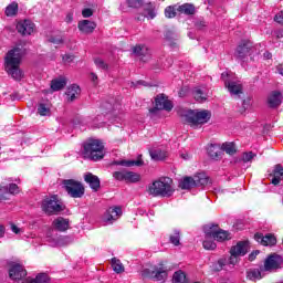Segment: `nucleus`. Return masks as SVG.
Returning a JSON list of instances; mask_svg holds the SVG:
<instances>
[{
    "mask_svg": "<svg viewBox=\"0 0 283 283\" xmlns=\"http://www.w3.org/2000/svg\"><path fill=\"white\" fill-rule=\"evenodd\" d=\"M23 59V51L15 48L10 50L4 57V71L14 81L23 78V71L21 70V60Z\"/></svg>",
    "mask_w": 283,
    "mask_h": 283,
    "instance_id": "f257e3e1",
    "label": "nucleus"
},
{
    "mask_svg": "<svg viewBox=\"0 0 283 283\" xmlns=\"http://www.w3.org/2000/svg\"><path fill=\"white\" fill-rule=\"evenodd\" d=\"M171 184V178H160L148 186V193L149 196H154V198L158 196H161V198H170V196H174V187Z\"/></svg>",
    "mask_w": 283,
    "mask_h": 283,
    "instance_id": "f03ea898",
    "label": "nucleus"
},
{
    "mask_svg": "<svg viewBox=\"0 0 283 283\" xmlns=\"http://www.w3.org/2000/svg\"><path fill=\"white\" fill-rule=\"evenodd\" d=\"M84 158L88 160H103L105 157V146L98 139H91L84 144Z\"/></svg>",
    "mask_w": 283,
    "mask_h": 283,
    "instance_id": "7ed1b4c3",
    "label": "nucleus"
},
{
    "mask_svg": "<svg viewBox=\"0 0 283 283\" xmlns=\"http://www.w3.org/2000/svg\"><path fill=\"white\" fill-rule=\"evenodd\" d=\"M185 123L190 125V127H198V125H205L211 120V113L207 109L201 111H187L182 116Z\"/></svg>",
    "mask_w": 283,
    "mask_h": 283,
    "instance_id": "20e7f679",
    "label": "nucleus"
},
{
    "mask_svg": "<svg viewBox=\"0 0 283 283\" xmlns=\"http://www.w3.org/2000/svg\"><path fill=\"white\" fill-rule=\"evenodd\" d=\"M142 275L144 277H148V280H154L155 282H163V280H167V275H169V270L165 264L159 263L154 265L151 269H145L142 271Z\"/></svg>",
    "mask_w": 283,
    "mask_h": 283,
    "instance_id": "39448f33",
    "label": "nucleus"
},
{
    "mask_svg": "<svg viewBox=\"0 0 283 283\" xmlns=\"http://www.w3.org/2000/svg\"><path fill=\"white\" fill-rule=\"evenodd\" d=\"M63 209H65V206H63V202L59 200V196L54 195L51 197H46L42 201V211H44V213H48V216H54L56 213H61Z\"/></svg>",
    "mask_w": 283,
    "mask_h": 283,
    "instance_id": "423d86ee",
    "label": "nucleus"
},
{
    "mask_svg": "<svg viewBox=\"0 0 283 283\" xmlns=\"http://www.w3.org/2000/svg\"><path fill=\"white\" fill-rule=\"evenodd\" d=\"M62 185L71 198H83L85 196V187L78 180L65 179Z\"/></svg>",
    "mask_w": 283,
    "mask_h": 283,
    "instance_id": "0eeeda50",
    "label": "nucleus"
},
{
    "mask_svg": "<svg viewBox=\"0 0 283 283\" xmlns=\"http://www.w3.org/2000/svg\"><path fill=\"white\" fill-rule=\"evenodd\" d=\"M254 52L255 46H253V43L251 41H242L237 48L235 56L241 63H247V61H249V57L251 60L253 59Z\"/></svg>",
    "mask_w": 283,
    "mask_h": 283,
    "instance_id": "6e6552de",
    "label": "nucleus"
},
{
    "mask_svg": "<svg viewBox=\"0 0 283 283\" xmlns=\"http://www.w3.org/2000/svg\"><path fill=\"white\" fill-rule=\"evenodd\" d=\"M205 233L208 238H213L217 242H227V240H231V233L218 228L216 224L206 226Z\"/></svg>",
    "mask_w": 283,
    "mask_h": 283,
    "instance_id": "1a4fd4ad",
    "label": "nucleus"
},
{
    "mask_svg": "<svg viewBox=\"0 0 283 283\" xmlns=\"http://www.w3.org/2000/svg\"><path fill=\"white\" fill-rule=\"evenodd\" d=\"M221 78L232 96H240L242 94V83L240 81L229 78V73L227 72L221 74Z\"/></svg>",
    "mask_w": 283,
    "mask_h": 283,
    "instance_id": "9d476101",
    "label": "nucleus"
},
{
    "mask_svg": "<svg viewBox=\"0 0 283 283\" xmlns=\"http://www.w3.org/2000/svg\"><path fill=\"white\" fill-rule=\"evenodd\" d=\"M123 216V208L119 206L111 207L104 213L103 220L106 224H114Z\"/></svg>",
    "mask_w": 283,
    "mask_h": 283,
    "instance_id": "9b49d317",
    "label": "nucleus"
},
{
    "mask_svg": "<svg viewBox=\"0 0 283 283\" xmlns=\"http://www.w3.org/2000/svg\"><path fill=\"white\" fill-rule=\"evenodd\" d=\"M25 275H28V272L25 271V268H23V265L21 264H12L9 269V277L10 280L13 281H19V280H23V277H25Z\"/></svg>",
    "mask_w": 283,
    "mask_h": 283,
    "instance_id": "f8f14e48",
    "label": "nucleus"
},
{
    "mask_svg": "<svg viewBox=\"0 0 283 283\" xmlns=\"http://www.w3.org/2000/svg\"><path fill=\"white\" fill-rule=\"evenodd\" d=\"M282 264V256L277 254H272L268 256V259L264 262V266H262L263 271L271 272L274 271V269H280V265Z\"/></svg>",
    "mask_w": 283,
    "mask_h": 283,
    "instance_id": "ddd939ff",
    "label": "nucleus"
},
{
    "mask_svg": "<svg viewBox=\"0 0 283 283\" xmlns=\"http://www.w3.org/2000/svg\"><path fill=\"white\" fill-rule=\"evenodd\" d=\"M254 240L262 244V247H275L277 239L273 234L263 235L262 233H255Z\"/></svg>",
    "mask_w": 283,
    "mask_h": 283,
    "instance_id": "4468645a",
    "label": "nucleus"
},
{
    "mask_svg": "<svg viewBox=\"0 0 283 283\" xmlns=\"http://www.w3.org/2000/svg\"><path fill=\"white\" fill-rule=\"evenodd\" d=\"M0 191L6 193L0 195V202H6V200H8V193H10L11 196H17V193L21 192V189H19V186L17 184H10L9 187L0 185Z\"/></svg>",
    "mask_w": 283,
    "mask_h": 283,
    "instance_id": "2eb2a0df",
    "label": "nucleus"
},
{
    "mask_svg": "<svg viewBox=\"0 0 283 283\" xmlns=\"http://www.w3.org/2000/svg\"><path fill=\"white\" fill-rule=\"evenodd\" d=\"M17 30L22 36H30L34 32V24L30 20L20 21L17 24Z\"/></svg>",
    "mask_w": 283,
    "mask_h": 283,
    "instance_id": "dca6fc26",
    "label": "nucleus"
},
{
    "mask_svg": "<svg viewBox=\"0 0 283 283\" xmlns=\"http://www.w3.org/2000/svg\"><path fill=\"white\" fill-rule=\"evenodd\" d=\"M155 109H165L166 112H171L174 109V104L165 95H158L155 99Z\"/></svg>",
    "mask_w": 283,
    "mask_h": 283,
    "instance_id": "f3484780",
    "label": "nucleus"
},
{
    "mask_svg": "<svg viewBox=\"0 0 283 283\" xmlns=\"http://www.w3.org/2000/svg\"><path fill=\"white\" fill-rule=\"evenodd\" d=\"M248 251H249V242L241 241L237 243V245L231 248L230 255H237L238 258H242L243 255H247Z\"/></svg>",
    "mask_w": 283,
    "mask_h": 283,
    "instance_id": "a211bd4d",
    "label": "nucleus"
},
{
    "mask_svg": "<svg viewBox=\"0 0 283 283\" xmlns=\"http://www.w3.org/2000/svg\"><path fill=\"white\" fill-rule=\"evenodd\" d=\"M84 180L93 191H98V189H101V179H98V176L87 172L84 175Z\"/></svg>",
    "mask_w": 283,
    "mask_h": 283,
    "instance_id": "6ab92c4d",
    "label": "nucleus"
},
{
    "mask_svg": "<svg viewBox=\"0 0 283 283\" xmlns=\"http://www.w3.org/2000/svg\"><path fill=\"white\" fill-rule=\"evenodd\" d=\"M77 28L83 34H92L96 30V24L90 20H82L78 22Z\"/></svg>",
    "mask_w": 283,
    "mask_h": 283,
    "instance_id": "aec40b11",
    "label": "nucleus"
},
{
    "mask_svg": "<svg viewBox=\"0 0 283 283\" xmlns=\"http://www.w3.org/2000/svg\"><path fill=\"white\" fill-rule=\"evenodd\" d=\"M268 104L270 107H279L282 105V93L274 91L268 97Z\"/></svg>",
    "mask_w": 283,
    "mask_h": 283,
    "instance_id": "412c9836",
    "label": "nucleus"
},
{
    "mask_svg": "<svg viewBox=\"0 0 283 283\" xmlns=\"http://www.w3.org/2000/svg\"><path fill=\"white\" fill-rule=\"evenodd\" d=\"M195 178V187H207L211 181L209 180V176L205 172H199L193 176Z\"/></svg>",
    "mask_w": 283,
    "mask_h": 283,
    "instance_id": "4be33fe9",
    "label": "nucleus"
},
{
    "mask_svg": "<svg viewBox=\"0 0 283 283\" xmlns=\"http://www.w3.org/2000/svg\"><path fill=\"white\" fill-rule=\"evenodd\" d=\"M53 227L57 231H67L70 229V221L63 217H59L53 221Z\"/></svg>",
    "mask_w": 283,
    "mask_h": 283,
    "instance_id": "5701e85b",
    "label": "nucleus"
},
{
    "mask_svg": "<svg viewBox=\"0 0 283 283\" xmlns=\"http://www.w3.org/2000/svg\"><path fill=\"white\" fill-rule=\"evenodd\" d=\"M282 177H283V167L282 165H276L273 170V178L271 180L272 185L277 187V185L282 182Z\"/></svg>",
    "mask_w": 283,
    "mask_h": 283,
    "instance_id": "b1692460",
    "label": "nucleus"
},
{
    "mask_svg": "<svg viewBox=\"0 0 283 283\" xmlns=\"http://www.w3.org/2000/svg\"><path fill=\"white\" fill-rule=\"evenodd\" d=\"M38 114L40 116H50L52 114V105L50 102H41L38 105Z\"/></svg>",
    "mask_w": 283,
    "mask_h": 283,
    "instance_id": "393cba45",
    "label": "nucleus"
},
{
    "mask_svg": "<svg viewBox=\"0 0 283 283\" xmlns=\"http://www.w3.org/2000/svg\"><path fill=\"white\" fill-rule=\"evenodd\" d=\"M240 256H238V255H232L231 254V256L228 258V259L227 258L220 259L218 261L219 268L224 269V266H235Z\"/></svg>",
    "mask_w": 283,
    "mask_h": 283,
    "instance_id": "a878e982",
    "label": "nucleus"
},
{
    "mask_svg": "<svg viewBox=\"0 0 283 283\" xmlns=\"http://www.w3.org/2000/svg\"><path fill=\"white\" fill-rule=\"evenodd\" d=\"M22 283H50V276L45 273L38 274L34 279L28 277Z\"/></svg>",
    "mask_w": 283,
    "mask_h": 283,
    "instance_id": "bb28decb",
    "label": "nucleus"
},
{
    "mask_svg": "<svg viewBox=\"0 0 283 283\" xmlns=\"http://www.w3.org/2000/svg\"><path fill=\"white\" fill-rule=\"evenodd\" d=\"M80 94H81V87L76 84H73L66 91V96L69 101H76Z\"/></svg>",
    "mask_w": 283,
    "mask_h": 283,
    "instance_id": "cd10ccee",
    "label": "nucleus"
},
{
    "mask_svg": "<svg viewBox=\"0 0 283 283\" xmlns=\"http://www.w3.org/2000/svg\"><path fill=\"white\" fill-rule=\"evenodd\" d=\"M67 85V80L65 77H57L51 82V90L53 92H59Z\"/></svg>",
    "mask_w": 283,
    "mask_h": 283,
    "instance_id": "c85d7f7f",
    "label": "nucleus"
},
{
    "mask_svg": "<svg viewBox=\"0 0 283 283\" xmlns=\"http://www.w3.org/2000/svg\"><path fill=\"white\" fill-rule=\"evenodd\" d=\"M114 165H119L122 167H143L144 161H143V159H137V160H118V161H115Z\"/></svg>",
    "mask_w": 283,
    "mask_h": 283,
    "instance_id": "c756f323",
    "label": "nucleus"
},
{
    "mask_svg": "<svg viewBox=\"0 0 283 283\" xmlns=\"http://www.w3.org/2000/svg\"><path fill=\"white\" fill-rule=\"evenodd\" d=\"M192 94L197 103H205V101H207V92H205L202 87H195Z\"/></svg>",
    "mask_w": 283,
    "mask_h": 283,
    "instance_id": "7c9ffc66",
    "label": "nucleus"
},
{
    "mask_svg": "<svg viewBox=\"0 0 283 283\" xmlns=\"http://www.w3.org/2000/svg\"><path fill=\"white\" fill-rule=\"evenodd\" d=\"M264 277V270L263 268L250 270L248 272V279L252 282H255V280H262Z\"/></svg>",
    "mask_w": 283,
    "mask_h": 283,
    "instance_id": "2f4dec72",
    "label": "nucleus"
},
{
    "mask_svg": "<svg viewBox=\"0 0 283 283\" xmlns=\"http://www.w3.org/2000/svg\"><path fill=\"white\" fill-rule=\"evenodd\" d=\"M149 48L145 44H138L133 48V54H136V56H149Z\"/></svg>",
    "mask_w": 283,
    "mask_h": 283,
    "instance_id": "473e14b6",
    "label": "nucleus"
},
{
    "mask_svg": "<svg viewBox=\"0 0 283 283\" xmlns=\"http://www.w3.org/2000/svg\"><path fill=\"white\" fill-rule=\"evenodd\" d=\"M180 189H191L196 187L195 177H186L179 182Z\"/></svg>",
    "mask_w": 283,
    "mask_h": 283,
    "instance_id": "72a5a7b5",
    "label": "nucleus"
},
{
    "mask_svg": "<svg viewBox=\"0 0 283 283\" xmlns=\"http://www.w3.org/2000/svg\"><path fill=\"white\" fill-rule=\"evenodd\" d=\"M149 154L153 160H165L167 158V151L161 149H151Z\"/></svg>",
    "mask_w": 283,
    "mask_h": 283,
    "instance_id": "f704fd0d",
    "label": "nucleus"
},
{
    "mask_svg": "<svg viewBox=\"0 0 283 283\" xmlns=\"http://www.w3.org/2000/svg\"><path fill=\"white\" fill-rule=\"evenodd\" d=\"M178 12H180L181 14H195L196 12V7H193V4H189V3H185L181 4L177 8Z\"/></svg>",
    "mask_w": 283,
    "mask_h": 283,
    "instance_id": "c9c22d12",
    "label": "nucleus"
},
{
    "mask_svg": "<svg viewBox=\"0 0 283 283\" xmlns=\"http://www.w3.org/2000/svg\"><path fill=\"white\" fill-rule=\"evenodd\" d=\"M208 155L212 160H218L220 158V147L218 145L211 144L208 146Z\"/></svg>",
    "mask_w": 283,
    "mask_h": 283,
    "instance_id": "e433bc0d",
    "label": "nucleus"
},
{
    "mask_svg": "<svg viewBox=\"0 0 283 283\" xmlns=\"http://www.w3.org/2000/svg\"><path fill=\"white\" fill-rule=\"evenodd\" d=\"M112 269L117 274L125 273V265L116 258L112 259Z\"/></svg>",
    "mask_w": 283,
    "mask_h": 283,
    "instance_id": "4c0bfd02",
    "label": "nucleus"
},
{
    "mask_svg": "<svg viewBox=\"0 0 283 283\" xmlns=\"http://www.w3.org/2000/svg\"><path fill=\"white\" fill-rule=\"evenodd\" d=\"M202 244H203V249H206V251H213L218 247L216 244V242L213 241V237H209L207 233H206V239L203 240Z\"/></svg>",
    "mask_w": 283,
    "mask_h": 283,
    "instance_id": "58836bf2",
    "label": "nucleus"
},
{
    "mask_svg": "<svg viewBox=\"0 0 283 283\" xmlns=\"http://www.w3.org/2000/svg\"><path fill=\"white\" fill-rule=\"evenodd\" d=\"M172 283H187V274L181 270L174 273Z\"/></svg>",
    "mask_w": 283,
    "mask_h": 283,
    "instance_id": "ea45409f",
    "label": "nucleus"
},
{
    "mask_svg": "<svg viewBox=\"0 0 283 283\" xmlns=\"http://www.w3.org/2000/svg\"><path fill=\"white\" fill-rule=\"evenodd\" d=\"M6 15L7 17H14L17 14V12H19V4L17 2H12L10 3L7 8H6Z\"/></svg>",
    "mask_w": 283,
    "mask_h": 283,
    "instance_id": "a19ab883",
    "label": "nucleus"
},
{
    "mask_svg": "<svg viewBox=\"0 0 283 283\" xmlns=\"http://www.w3.org/2000/svg\"><path fill=\"white\" fill-rule=\"evenodd\" d=\"M126 182H140V175L134 171H126Z\"/></svg>",
    "mask_w": 283,
    "mask_h": 283,
    "instance_id": "79ce46f5",
    "label": "nucleus"
},
{
    "mask_svg": "<svg viewBox=\"0 0 283 283\" xmlns=\"http://www.w3.org/2000/svg\"><path fill=\"white\" fill-rule=\"evenodd\" d=\"M221 149L226 151V154H229L230 156H233V154H235V145L233 143L223 144Z\"/></svg>",
    "mask_w": 283,
    "mask_h": 283,
    "instance_id": "37998d69",
    "label": "nucleus"
},
{
    "mask_svg": "<svg viewBox=\"0 0 283 283\" xmlns=\"http://www.w3.org/2000/svg\"><path fill=\"white\" fill-rule=\"evenodd\" d=\"M170 242L175 247H179L180 244V230H175L172 234L170 235Z\"/></svg>",
    "mask_w": 283,
    "mask_h": 283,
    "instance_id": "c03bdc74",
    "label": "nucleus"
},
{
    "mask_svg": "<svg viewBox=\"0 0 283 283\" xmlns=\"http://www.w3.org/2000/svg\"><path fill=\"white\" fill-rule=\"evenodd\" d=\"M126 177H127V171L126 170H120V171H115L113 172V178L115 180H119V182H126Z\"/></svg>",
    "mask_w": 283,
    "mask_h": 283,
    "instance_id": "a18cd8bd",
    "label": "nucleus"
},
{
    "mask_svg": "<svg viewBox=\"0 0 283 283\" xmlns=\"http://www.w3.org/2000/svg\"><path fill=\"white\" fill-rule=\"evenodd\" d=\"M165 17H167V19H174V17H176V8L167 7L165 9Z\"/></svg>",
    "mask_w": 283,
    "mask_h": 283,
    "instance_id": "49530a36",
    "label": "nucleus"
},
{
    "mask_svg": "<svg viewBox=\"0 0 283 283\" xmlns=\"http://www.w3.org/2000/svg\"><path fill=\"white\" fill-rule=\"evenodd\" d=\"M94 63L96 67H98V70H107V64L105 63V61H103V59L97 57L94 60Z\"/></svg>",
    "mask_w": 283,
    "mask_h": 283,
    "instance_id": "de8ad7c7",
    "label": "nucleus"
},
{
    "mask_svg": "<svg viewBox=\"0 0 283 283\" xmlns=\"http://www.w3.org/2000/svg\"><path fill=\"white\" fill-rule=\"evenodd\" d=\"M50 43H53V45H63V36H52L49 39Z\"/></svg>",
    "mask_w": 283,
    "mask_h": 283,
    "instance_id": "09e8293b",
    "label": "nucleus"
},
{
    "mask_svg": "<svg viewBox=\"0 0 283 283\" xmlns=\"http://www.w3.org/2000/svg\"><path fill=\"white\" fill-rule=\"evenodd\" d=\"M129 8H140L143 6V0H126Z\"/></svg>",
    "mask_w": 283,
    "mask_h": 283,
    "instance_id": "8fccbe9b",
    "label": "nucleus"
},
{
    "mask_svg": "<svg viewBox=\"0 0 283 283\" xmlns=\"http://www.w3.org/2000/svg\"><path fill=\"white\" fill-rule=\"evenodd\" d=\"M94 15V10L93 9H90V8H85L82 10V17L84 19H90V17H93Z\"/></svg>",
    "mask_w": 283,
    "mask_h": 283,
    "instance_id": "3c124183",
    "label": "nucleus"
},
{
    "mask_svg": "<svg viewBox=\"0 0 283 283\" xmlns=\"http://www.w3.org/2000/svg\"><path fill=\"white\" fill-rule=\"evenodd\" d=\"M253 158H255V154H253V153H245L242 156L243 163H251L253 160Z\"/></svg>",
    "mask_w": 283,
    "mask_h": 283,
    "instance_id": "603ef678",
    "label": "nucleus"
},
{
    "mask_svg": "<svg viewBox=\"0 0 283 283\" xmlns=\"http://www.w3.org/2000/svg\"><path fill=\"white\" fill-rule=\"evenodd\" d=\"M11 231H12V233H15V235L23 233V229L19 228V226H17L14 223H11Z\"/></svg>",
    "mask_w": 283,
    "mask_h": 283,
    "instance_id": "864d4df0",
    "label": "nucleus"
},
{
    "mask_svg": "<svg viewBox=\"0 0 283 283\" xmlns=\"http://www.w3.org/2000/svg\"><path fill=\"white\" fill-rule=\"evenodd\" d=\"M66 23H72L74 21V11H69L64 19Z\"/></svg>",
    "mask_w": 283,
    "mask_h": 283,
    "instance_id": "5fc2aeb1",
    "label": "nucleus"
},
{
    "mask_svg": "<svg viewBox=\"0 0 283 283\" xmlns=\"http://www.w3.org/2000/svg\"><path fill=\"white\" fill-rule=\"evenodd\" d=\"M62 61H63L64 63H72V61H74V55H72V54H65V55L62 56Z\"/></svg>",
    "mask_w": 283,
    "mask_h": 283,
    "instance_id": "6e6d98bb",
    "label": "nucleus"
},
{
    "mask_svg": "<svg viewBox=\"0 0 283 283\" xmlns=\"http://www.w3.org/2000/svg\"><path fill=\"white\" fill-rule=\"evenodd\" d=\"M274 21H276V23H283V11L279 12V13L274 17Z\"/></svg>",
    "mask_w": 283,
    "mask_h": 283,
    "instance_id": "4d7b16f0",
    "label": "nucleus"
},
{
    "mask_svg": "<svg viewBox=\"0 0 283 283\" xmlns=\"http://www.w3.org/2000/svg\"><path fill=\"white\" fill-rule=\"evenodd\" d=\"M145 17H147V19H155L156 18V11L149 10L145 13Z\"/></svg>",
    "mask_w": 283,
    "mask_h": 283,
    "instance_id": "13d9d810",
    "label": "nucleus"
},
{
    "mask_svg": "<svg viewBox=\"0 0 283 283\" xmlns=\"http://www.w3.org/2000/svg\"><path fill=\"white\" fill-rule=\"evenodd\" d=\"M91 81L92 83H94V85H97L98 75H96L95 73H91Z\"/></svg>",
    "mask_w": 283,
    "mask_h": 283,
    "instance_id": "bf43d9fd",
    "label": "nucleus"
},
{
    "mask_svg": "<svg viewBox=\"0 0 283 283\" xmlns=\"http://www.w3.org/2000/svg\"><path fill=\"white\" fill-rule=\"evenodd\" d=\"M259 253H260V251L252 252V253L249 255L250 262H253V260H255V256H256Z\"/></svg>",
    "mask_w": 283,
    "mask_h": 283,
    "instance_id": "052dcab7",
    "label": "nucleus"
},
{
    "mask_svg": "<svg viewBox=\"0 0 283 283\" xmlns=\"http://www.w3.org/2000/svg\"><path fill=\"white\" fill-rule=\"evenodd\" d=\"M138 85H145V82L138 81V82H132L130 87H138Z\"/></svg>",
    "mask_w": 283,
    "mask_h": 283,
    "instance_id": "680f3d73",
    "label": "nucleus"
},
{
    "mask_svg": "<svg viewBox=\"0 0 283 283\" xmlns=\"http://www.w3.org/2000/svg\"><path fill=\"white\" fill-rule=\"evenodd\" d=\"M102 109H107V112H112V104L105 103L104 105H102Z\"/></svg>",
    "mask_w": 283,
    "mask_h": 283,
    "instance_id": "e2e57ef3",
    "label": "nucleus"
},
{
    "mask_svg": "<svg viewBox=\"0 0 283 283\" xmlns=\"http://www.w3.org/2000/svg\"><path fill=\"white\" fill-rule=\"evenodd\" d=\"M180 157L184 159V160H189V158H191V155H189V153H184L180 155Z\"/></svg>",
    "mask_w": 283,
    "mask_h": 283,
    "instance_id": "0e129e2a",
    "label": "nucleus"
},
{
    "mask_svg": "<svg viewBox=\"0 0 283 283\" xmlns=\"http://www.w3.org/2000/svg\"><path fill=\"white\" fill-rule=\"evenodd\" d=\"M6 235V227L0 226V238H3Z\"/></svg>",
    "mask_w": 283,
    "mask_h": 283,
    "instance_id": "69168bd1",
    "label": "nucleus"
},
{
    "mask_svg": "<svg viewBox=\"0 0 283 283\" xmlns=\"http://www.w3.org/2000/svg\"><path fill=\"white\" fill-rule=\"evenodd\" d=\"M276 70H277V72H279V74H281V76H283V66H282V65H279V66L276 67Z\"/></svg>",
    "mask_w": 283,
    "mask_h": 283,
    "instance_id": "338daca9",
    "label": "nucleus"
},
{
    "mask_svg": "<svg viewBox=\"0 0 283 283\" xmlns=\"http://www.w3.org/2000/svg\"><path fill=\"white\" fill-rule=\"evenodd\" d=\"M263 56L264 59H271L273 55L271 54V52H265Z\"/></svg>",
    "mask_w": 283,
    "mask_h": 283,
    "instance_id": "774afa93",
    "label": "nucleus"
}]
</instances>
